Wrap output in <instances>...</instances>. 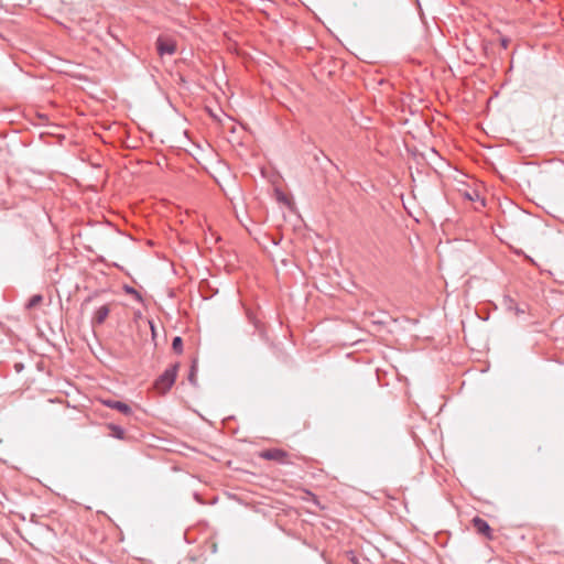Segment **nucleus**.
I'll return each instance as SVG.
<instances>
[{"instance_id":"20e7f679","label":"nucleus","mask_w":564,"mask_h":564,"mask_svg":"<svg viewBox=\"0 0 564 564\" xmlns=\"http://www.w3.org/2000/svg\"><path fill=\"white\" fill-rule=\"evenodd\" d=\"M460 194L465 199L473 203H479V206L481 207L485 206V202L482 198H480L478 191L466 187L464 189H460Z\"/></svg>"},{"instance_id":"7ed1b4c3","label":"nucleus","mask_w":564,"mask_h":564,"mask_svg":"<svg viewBox=\"0 0 564 564\" xmlns=\"http://www.w3.org/2000/svg\"><path fill=\"white\" fill-rule=\"evenodd\" d=\"M259 456L264 459L278 460V462L283 463L285 460L286 453L282 449L273 448V449L262 451L259 454Z\"/></svg>"},{"instance_id":"f03ea898","label":"nucleus","mask_w":564,"mask_h":564,"mask_svg":"<svg viewBox=\"0 0 564 564\" xmlns=\"http://www.w3.org/2000/svg\"><path fill=\"white\" fill-rule=\"evenodd\" d=\"M156 48L161 56L164 54L172 55L176 52V42L173 39L160 36L156 41Z\"/></svg>"},{"instance_id":"f257e3e1","label":"nucleus","mask_w":564,"mask_h":564,"mask_svg":"<svg viewBox=\"0 0 564 564\" xmlns=\"http://www.w3.org/2000/svg\"><path fill=\"white\" fill-rule=\"evenodd\" d=\"M178 365L175 364L166 369L164 373L155 381V389L161 393H166L174 384L177 376Z\"/></svg>"},{"instance_id":"6e6552de","label":"nucleus","mask_w":564,"mask_h":564,"mask_svg":"<svg viewBox=\"0 0 564 564\" xmlns=\"http://www.w3.org/2000/svg\"><path fill=\"white\" fill-rule=\"evenodd\" d=\"M43 302V296L40 294L33 295L28 303V308H35Z\"/></svg>"},{"instance_id":"1a4fd4ad","label":"nucleus","mask_w":564,"mask_h":564,"mask_svg":"<svg viewBox=\"0 0 564 564\" xmlns=\"http://www.w3.org/2000/svg\"><path fill=\"white\" fill-rule=\"evenodd\" d=\"M172 348L175 352L181 354L183 349V341L181 337H175L172 343Z\"/></svg>"},{"instance_id":"423d86ee","label":"nucleus","mask_w":564,"mask_h":564,"mask_svg":"<svg viewBox=\"0 0 564 564\" xmlns=\"http://www.w3.org/2000/svg\"><path fill=\"white\" fill-rule=\"evenodd\" d=\"M102 402L108 408L116 409V410H118L119 412H121L123 414H130L131 413V408L128 404L123 403V402L112 401V400H105Z\"/></svg>"},{"instance_id":"39448f33","label":"nucleus","mask_w":564,"mask_h":564,"mask_svg":"<svg viewBox=\"0 0 564 564\" xmlns=\"http://www.w3.org/2000/svg\"><path fill=\"white\" fill-rule=\"evenodd\" d=\"M473 524L478 533L484 534L487 538H491V535H490L491 529L485 520L476 517L473 519Z\"/></svg>"},{"instance_id":"0eeeda50","label":"nucleus","mask_w":564,"mask_h":564,"mask_svg":"<svg viewBox=\"0 0 564 564\" xmlns=\"http://www.w3.org/2000/svg\"><path fill=\"white\" fill-rule=\"evenodd\" d=\"M109 312H110V308L108 305L100 306L95 313L93 323L94 324H102L106 321V318L108 317Z\"/></svg>"},{"instance_id":"9d476101","label":"nucleus","mask_w":564,"mask_h":564,"mask_svg":"<svg viewBox=\"0 0 564 564\" xmlns=\"http://www.w3.org/2000/svg\"><path fill=\"white\" fill-rule=\"evenodd\" d=\"M189 381L195 383V368H194V366L192 367V371H191V375H189Z\"/></svg>"}]
</instances>
